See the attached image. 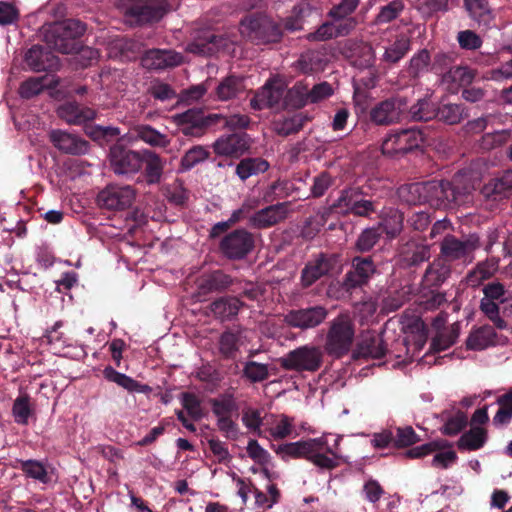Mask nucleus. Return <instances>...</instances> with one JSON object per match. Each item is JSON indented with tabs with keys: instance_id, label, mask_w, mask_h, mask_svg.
I'll return each instance as SVG.
<instances>
[{
	"instance_id": "45",
	"label": "nucleus",
	"mask_w": 512,
	"mask_h": 512,
	"mask_svg": "<svg viewBox=\"0 0 512 512\" xmlns=\"http://www.w3.org/2000/svg\"><path fill=\"white\" fill-rule=\"evenodd\" d=\"M145 170L144 175L148 184H157L160 182L163 174V162L159 155L150 151H143Z\"/></svg>"
},
{
	"instance_id": "17",
	"label": "nucleus",
	"mask_w": 512,
	"mask_h": 512,
	"mask_svg": "<svg viewBox=\"0 0 512 512\" xmlns=\"http://www.w3.org/2000/svg\"><path fill=\"white\" fill-rule=\"evenodd\" d=\"M135 199V191L131 186L108 185L97 196V203L108 210H125Z\"/></svg>"
},
{
	"instance_id": "22",
	"label": "nucleus",
	"mask_w": 512,
	"mask_h": 512,
	"mask_svg": "<svg viewBox=\"0 0 512 512\" xmlns=\"http://www.w3.org/2000/svg\"><path fill=\"white\" fill-rule=\"evenodd\" d=\"M182 62V54L172 49H149L141 57V65L148 70L173 68L181 65Z\"/></svg>"
},
{
	"instance_id": "21",
	"label": "nucleus",
	"mask_w": 512,
	"mask_h": 512,
	"mask_svg": "<svg viewBox=\"0 0 512 512\" xmlns=\"http://www.w3.org/2000/svg\"><path fill=\"white\" fill-rule=\"evenodd\" d=\"M289 202H281L269 205L251 214L248 218V226L262 230L277 225L286 219Z\"/></svg>"
},
{
	"instance_id": "49",
	"label": "nucleus",
	"mask_w": 512,
	"mask_h": 512,
	"mask_svg": "<svg viewBox=\"0 0 512 512\" xmlns=\"http://www.w3.org/2000/svg\"><path fill=\"white\" fill-rule=\"evenodd\" d=\"M405 3L403 0H392L379 8V12L374 19L376 25L389 24L396 20L404 11Z\"/></svg>"
},
{
	"instance_id": "36",
	"label": "nucleus",
	"mask_w": 512,
	"mask_h": 512,
	"mask_svg": "<svg viewBox=\"0 0 512 512\" xmlns=\"http://www.w3.org/2000/svg\"><path fill=\"white\" fill-rule=\"evenodd\" d=\"M269 167V162L262 157H246L236 165L235 173L242 181H245L252 176L265 173Z\"/></svg>"
},
{
	"instance_id": "9",
	"label": "nucleus",
	"mask_w": 512,
	"mask_h": 512,
	"mask_svg": "<svg viewBox=\"0 0 512 512\" xmlns=\"http://www.w3.org/2000/svg\"><path fill=\"white\" fill-rule=\"evenodd\" d=\"M425 129L407 128L389 133L382 142L381 151L391 157L404 155L421 148L427 141Z\"/></svg>"
},
{
	"instance_id": "18",
	"label": "nucleus",
	"mask_w": 512,
	"mask_h": 512,
	"mask_svg": "<svg viewBox=\"0 0 512 512\" xmlns=\"http://www.w3.org/2000/svg\"><path fill=\"white\" fill-rule=\"evenodd\" d=\"M360 0H341L328 11V17L337 26L341 34L348 36L358 25V19L354 16Z\"/></svg>"
},
{
	"instance_id": "51",
	"label": "nucleus",
	"mask_w": 512,
	"mask_h": 512,
	"mask_svg": "<svg viewBox=\"0 0 512 512\" xmlns=\"http://www.w3.org/2000/svg\"><path fill=\"white\" fill-rule=\"evenodd\" d=\"M476 76V70L468 66H453L450 67L444 74L445 81L457 83L459 86L470 85Z\"/></svg>"
},
{
	"instance_id": "28",
	"label": "nucleus",
	"mask_w": 512,
	"mask_h": 512,
	"mask_svg": "<svg viewBox=\"0 0 512 512\" xmlns=\"http://www.w3.org/2000/svg\"><path fill=\"white\" fill-rule=\"evenodd\" d=\"M387 346L380 334L368 332L363 335L362 339L353 352L354 359H381L386 355Z\"/></svg>"
},
{
	"instance_id": "11",
	"label": "nucleus",
	"mask_w": 512,
	"mask_h": 512,
	"mask_svg": "<svg viewBox=\"0 0 512 512\" xmlns=\"http://www.w3.org/2000/svg\"><path fill=\"white\" fill-rule=\"evenodd\" d=\"M362 187L350 186L342 189L337 198V206L341 207V215L369 218L377 212V202L367 199Z\"/></svg>"
},
{
	"instance_id": "3",
	"label": "nucleus",
	"mask_w": 512,
	"mask_h": 512,
	"mask_svg": "<svg viewBox=\"0 0 512 512\" xmlns=\"http://www.w3.org/2000/svg\"><path fill=\"white\" fill-rule=\"evenodd\" d=\"M243 38L255 45L278 43L283 37L282 27L264 12L248 13L239 22Z\"/></svg>"
},
{
	"instance_id": "54",
	"label": "nucleus",
	"mask_w": 512,
	"mask_h": 512,
	"mask_svg": "<svg viewBox=\"0 0 512 512\" xmlns=\"http://www.w3.org/2000/svg\"><path fill=\"white\" fill-rule=\"evenodd\" d=\"M210 405L213 414L217 419L221 417H229L232 412L237 410V404L232 394L225 393L219 398L210 399Z\"/></svg>"
},
{
	"instance_id": "52",
	"label": "nucleus",
	"mask_w": 512,
	"mask_h": 512,
	"mask_svg": "<svg viewBox=\"0 0 512 512\" xmlns=\"http://www.w3.org/2000/svg\"><path fill=\"white\" fill-rule=\"evenodd\" d=\"M210 156V152L202 145L191 147L181 158L180 170L189 171L197 164L204 162Z\"/></svg>"
},
{
	"instance_id": "35",
	"label": "nucleus",
	"mask_w": 512,
	"mask_h": 512,
	"mask_svg": "<svg viewBox=\"0 0 512 512\" xmlns=\"http://www.w3.org/2000/svg\"><path fill=\"white\" fill-rule=\"evenodd\" d=\"M469 117V109L464 104L444 103L437 104L436 119L447 125H456Z\"/></svg>"
},
{
	"instance_id": "4",
	"label": "nucleus",
	"mask_w": 512,
	"mask_h": 512,
	"mask_svg": "<svg viewBox=\"0 0 512 512\" xmlns=\"http://www.w3.org/2000/svg\"><path fill=\"white\" fill-rule=\"evenodd\" d=\"M355 338V324L349 313H340L328 322L324 350L335 358L341 359L349 353Z\"/></svg>"
},
{
	"instance_id": "37",
	"label": "nucleus",
	"mask_w": 512,
	"mask_h": 512,
	"mask_svg": "<svg viewBox=\"0 0 512 512\" xmlns=\"http://www.w3.org/2000/svg\"><path fill=\"white\" fill-rule=\"evenodd\" d=\"M409 117L412 121L427 122L436 119L437 116V103L430 97L425 96L417 100L408 109Z\"/></svg>"
},
{
	"instance_id": "30",
	"label": "nucleus",
	"mask_w": 512,
	"mask_h": 512,
	"mask_svg": "<svg viewBox=\"0 0 512 512\" xmlns=\"http://www.w3.org/2000/svg\"><path fill=\"white\" fill-rule=\"evenodd\" d=\"M242 330L229 328L221 333L217 341V349L223 360H235L242 346Z\"/></svg>"
},
{
	"instance_id": "13",
	"label": "nucleus",
	"mask_w": 512,
	"mask_h": 512,
	"mask_svg": "<svg viewBox=\"0 0 512 512\" xmlns=\"http://www.w3.org/2000/svg\"><path fill=\"white\" fill-rule=\"evenodd\" d=\"M407 109L406 97L392 96L376 103L369 110V120L377 126H389L400 122Z\"/></svg>"
},
{
	"instance_id": "43",
	"label": "nucleus",
	"mask_w": 512,
	"mask_h": 512,
	"mask_svg": "<svg viewBox=\"0 0 512 512\" xmlns=\"http://www.w3.org/2000/svg\"><path fill=\"white\" fill-rule=\"evenodd\" d=\"M307 117L303 114H295L292 117L279 119L273 122V131L281 137H287L298 133L303 129Z\"/></svg>"
},
{
	"instance_id": "33",
	"label": "nucleus",
	"mask_w": 512,
	"mask_h": 512,
	"mask_svg": "<svg viewBox=\"0 0 512 512\" xmlns=\"http://www.w3.org/2000/svg\"><path fill=\"white\" fill-rule=\"evenodd\" d=\"M451 273L452 265L438 256L427 267L423 283L429 288H438L449 279Z\"/></svg>"
},
{
	"instance_id": "15",
	"label": "nucleus",
	"mask_w": 512,
	"mask_h": 512,
	"mask_svg": "<svg viewBox=\"0 0 512 512\" xmlns=\"http://www.w3.org/2000/svg\"><path fill=\"white\" fill-rule=\"evenodd\" d=\"M328 310L321 305L292 309L284 315V322L300 330L313 329L325 321Z\"/></svg>"
},
{
	"instance_id": "7",
	"label": "nucleus",
	"mask_w": 512,
	"mask_h": 512,
	"mask_svg": "<svg viewBox=\"0 0 512 512\" xmlns=\"http://www.w3.org/2000/svg\"><path fill=\"white\" fill-rule=\"evenodd\" d=\"M86 24L77 19H67L51 28L45 35L49 47L63 54L78 50L76 40L84 35Z\"/></svg>"
},
{
	"instance_id": "29",
	"label": "nucleus",
	"mask_w": 512,
	"mask_h": 512,
	"mask_svg": "<svg viewBox=\"0 0 512 512\" xmlns=\"http://www.w3.org/2000/svg\"><path fill=\"white\" fill-rule=\"evenodd\" d=\"M27 65L34 71H53L59 66V59L40 45L32 46L25 55Z\"/></svg>"
},
{
	"instance_id": "16",
	"label": "nucleus",
	"mask_w": 512,
	"mask_h": 512,
	"mask_svg": "<svg viewBox=\"0 0 512 512\" xmlns=\"http://www.w3.org/2000/svg\"><path fill=\"white\" fill-rule=\"evenodd\" d=\"M376 272V264L371 255L355 256L351 261V269L345 274L344 288L349 291L367 284Z\"/></svg>"
},
{
	"instance_id": "38",
	"label": "nucleus",
	"mask_w": 512,
	"mask_h": 512,
	"mask_svg": "<svg viewBox=\"0 0 512 512\" xmlns=\"http://www.w3.org/2000/svg\"><path fill=\"white\" fill-rule=\"evenodd\" d=\"M244 90V79L236 75L225 77L216 87L215 96L220 101L237 97Z\"/></svg>"
},
{
	"instance_id": "5",
	"label": "nucleus",
	"mask_w": 512,
	"mask_h": 512,
	"mask_svg": "<svg viewBox=\"0 0 512 512\" xmlns=\"http://www.w3.org/2000/svg\"><path fill=\"white\" fill-rule=\"evenodd\" d=\"M481 247L478 234L470 233L457 237L446 234L439 244V257L450 265L468 266L475 260V252Z\"/></svg>"
},
{
	"instance_id": "63",
	"label": "nucleus",
	"mask_w": 512,
	"mask_h": 512,
	"mask_svg": "<svg viewBox=\"0 0 512 512\" xmlns=\"http://www.w3.org/2000/svg\"><path fill=\"white\" fill-rule=\"evenodd\" d=\"M404 216L398 211L392 212L377 227H381L382 234H386L388 238H396L403 229Z\"/></svg>"
},
{
	"instance_id": "39",
	"label": "nucleus",
	"mask_w": 512,
	"mask_h": 512,
	"mask_svg": "<svg viewBox=\"0 0 512 512\" xmlns=\"http://www.w3.org/2000/svg\"><path fill=\"white\" fill-rule=\"evenodd\" d=\"M310 83L305 80L297 81L285 94V103L300 109L309 105Z\"/></svg>"
},
{
	"instance_id": "47",
	"label": "nucleus",
	"mask_w": 512,
	"mask_h": 512,
	"mask_svg": "<svg viewBox=\"0 0 512 512\" xmlns=\"http://www.w3.org/2000/svg\"><path fill=\"white\" fill-rule=\"evenodd\" d=\"M352 64L360 69L372 68L375 63V51L371 44L359 42L352 50Z\"/></svg>"
},
{
	"instance_id": "26",
	"label": "nucleus",
	"mask_w": 512,
	"mask_h": 512,
	"mask_svg": "<svg viewBox=\"0 0 512 512\" xmlns=\"http://www.w3.org/2000/svg\"><path fill=\"white\" fill-rule=\"evenodd\" d=\"M250 147L248 135L246 133H233L228 136H222L213 144L214 152L220 156L239 157Z\"/></svg>"
},
{
	"instance_id": "56",
	"label": "nucleus",
	"mask_w": 512,
	"mask_h": 512,
	"mask_svg": "<svg viewBox=\"0 0 512 512\" xmlns=\"http://www.w3.org/2000/svg\"><path fill=\"white\" fill-rule=\"evenodd\" d=\"M415 8L423 18L429 19L437 13L447 12L449 0H416Z\"/></svg>"
},
{
	"instance_id": "61",
	"label": "nucleus",
	"mask_w": 512,
	"mask_h": 512,
	"mask_svg": "<svg viewBox=\"0 0 512 512\" xmlns=\"http://www.w3.org/2000/svg\"><path fill=\"white\" fill-rule=\"evenodd\" d=\"M48 86L47 76L31 77L20 85L19 94L22 98L30 99L40 94Z\"/></svg>"
},
{
	"instance_id": "62",
	"label": "nucleus",
	"mask_w": 512,
	"mask_h": 512,
	"mask_svg": "<svg viewBox=\"0 0 512 512\" xmlns=\"http://www.w3.org/2000/svg\"><path fill=\"white\" fill-rule=\"evenodd\" d=\"M181 404L193 420L198 421L204 417L202 401L196 394L183 392L181 394Z\"/></svg>"
},
{
	"instance_id": "60",
	"label": "nucleus",
	"mask_w": 512,
	"mask_h": 512,
	"mask_svg": "<svg viewBox=\"0 0 512 512\" xmlns=\"http://www.w3.org/2000/svg\"><path fill=\"white\" fill-rule=\"evenodd\" d=\"M12 413L16 423L21 425L28 424L29 417L32 414V407L28 394L20 395L15 399L12 407Z\"/></svg>"
},
{
	"instance_id": "32",
	"label": "nucleus",
	"mask_w": 512,
	"mask_h": 512,
	"mask_svg": "<svg viewBox=\"0 0 512 512\" xmlns=\"http://www.w3.org/2000/svg\"><path fill=\"white\" fill-rule=\"evenodd\" d=\"M58 116L69 124L80 125L95 118V110L77 102H66L58 108Z\"/></svg>"
},
{
	"instance_id": "19",
	"label": "nucleus",
	"mask_w": 512,
	"mask_h": 512,
	"mask_svg": "<svg viewBox=\"0 0 512 512\" xmlns=\"http://www.w3.org/2000/svg\"><path fill=\"white\" fill-rule=\"evenodd\" d=\"M481 194L490 203L491 209L512 197V170L508 169L486 183Z\"/></svg>"
},
{
	"instance_id": "31",
	"label": "nucleus",
	"mask_w": 512,
	"mask_h": 512,
	"mask_svg": "<svg viewBox=\"0 0 512 512\" xmlns=\"http://www.w3.org/2000/svg\"><path fill=\"white\" fill-rule=\"evenodd\" d=\"M234 283L233 278L222 270L206 273L198 280L200 294L206 295L212 292H222Z\"/></svg>"
},
{
	"instance_id": "50",
	"label": "nucleus",
	"mask_w": 512,
	"mask_h": 512,
	"mask_svg": "<svg viewBox=\"0 0 512 512\" xmlns=\"http://www.w3.org/2000/svg\"><path fill=\"white\" fill-rule=\"evenodd\" d=\"M136 136L153 147H167L170 139L149 125H139L135 128Z\"/></svg>"
},
{
	"instance_id": "2",
	"label": "nucleus",
	"mask_w": 512,
	"mask_h": 512,
	"mask_svg": "<svg viewBox=\"0 0 512 512\" xmlns=\"http://www.w3.org/2000/svg\"><path fill=\"white\" fill-rule=\"evenodd\" d=\"M340 440V437L337 438L335 444L329 446L327 438L321 436L272 447L283 461L303 458L320 469L333 470L339 466L338 446Z\"/></svg>"
},
{
	"instance_id": "58",
	"label": "nucleus",
	"mask_w": 512,
	"mask_h": 512,
	"mask_svg": "<svg viewBox=\"0 0 512 512\" xmlns=\"http://www.w3.org/2000/svg\"><path fill=\"white\" fill-rule=\"evenodd\" d=\"M511 135L508 129L485 133L480 140V147L487 151L501 147L509 142Z\"/></svg>"
},
{
	"instance_id": "14",
	"label": "nucleus",
	"mask_w": 512,
	"mask_h": 512,
	"mask_svg": "<svg viewBox=\"0 0 512 512\" xmlns=\"http://www.w3.org/2000/svg\"><path fill=\"white\" fill-rule=\"evenodd\" d=\"M109 159L112 170L118 175L135 174L144 165L143 152L131 150L121 144L110 148Z\"/></svg>"
},
{
	"instance_id": "20",
	"label": "nucleus",
	"mask_w": 512,
	"mask_h": 512,
	"mask_svg": "<svg viewBox=\"0 0 512 512\" xmlns=\"http://www.w3.org/2000/svg\"><path fill=\"white\" fill-rule=\"evenodd\" d=\"M229 40L222 34H216L212 30L197 32L193 40L188 44L187 50L194 54L213 55L221 49L228 47Z\"/></svg>"
},
{
	"instance_id": "24",
	"label": "nucleus",
	"mask_w": 512,
	"mask_h": 512,
	"mask_svg": "<svg viewBox=\"0 0 512 512\" xmlns=\"http://www.w3.org/2000/svg\"><path fill=\"white\" fill-rule=\"evenodd\" d=\"M283 98L285 99L284 85L279 81L269 80L255 93L250 100V106L254 110L274 108L280 105Z\"/></svg>"
},
{
	"instance_id": "42",
	"label": "nucleus",
	"mask_w": 512,
	"mask_h": 512,
	"mask_svg": "<svg viewBox=\"0 0 512 512\" xmlns=\"http://www.w3.org/2000/svg\"><path fill=\"white\" fill-rule=\"evenodd\" d=\"M487 440V431L482 427H472L457 441L459 450L475 451L482 448Z\"/></svg>"
},
{
	"instance_id": "59",
	"label": "nucleus",
	"mask_w": 512,
	"mask_h": 512,
	"mask_svg": "<svg viewBox=\"0 0 512 512\" xmlns=\"http://www.w3.org/2000/svg\"><path fill=\"white\" fill-rule=\"evenodd\" d=\"M103 374L108 381L116 383L129 392L140 391L141 385L136 380L116 371L111 366L106 367Z\"/></svg>"
},
{
	"instance_id": "23",
	"label": "nucleus",
	"mask_w": 512,
	"mask_h": 512,
	"mask_svg": "<svg viewBox=\"0 0 512 512\" xmlns=\"http://www.w3.org/2000/svg\"><path fill=\"white\" fill-rule=\"evenodd\" d=\"M166 6L165 0H139L129 7L128 14L139 24L157 22L166 14Z\"/></svg>"
},
{
	"instance_id": "55",
	"label": "nucleus",
	"mask_w": 512,
	"mask_h": 512,
	"mask_svg": "<svg viewBox=\"0 0 512 512\" xmlns=\"http://www.w3.org/2000/svg\"><path fill=\"white\" fill-rule=\"evenodd\" d=\"M382 236L381 227H370L364 229L358 236L355 249L361 253L369 252L378 243Z\"/></svg>"
},
{
	"instance_id": "64",
	"label": "nucleus",
	"mask_w": 512,
	"mask_h": 512,
	"mask_svg": "<svg viewBox=\"0 0 512 512\" xmlns=\"http://www.w3.org/2000/svg\"><path fill=\"white\" fill-rule=\"evenodd\" d=\"M499 302L482 298L480 301V311L497 327L498 329H506L507 324L499 315Z\"/></svg>"
},
{
	"instance_id": "8",
	"label": "nucleus",
	"mask_w": 512,
	"mask_h": 512,
	"mask_svg": "<svg viewBox=\"0 0 512 512\" xmlns=\"http://www.w3.org/2000/svg\"><path fill=\"white\" fill-rule=\"evenodd\" d=\"M221 114H206L203 109L190 108L172 116V122L187 137L200 138L214 126H218Z\"/></svg>"
},
{
	"instance_id": "40",
	"label": "nucleus",
	"mask_w": 512,
	"mask_h": 512,
	"mask_svg": "<svg viewBox=\"0 0 512 512\" xmlns=\"http://www.w3.org/2000/svg\"><path fill=\"white\" fill-rule=\"evenodd\" d=\"M243 305L238 297H220L210 305L211 312L222 320L236 316Z\"/></svg>"
},
{
	"instance_id": "41",
	"label": "nucleus",
	"mask_w": 512,
	"mask_h": 512,
	"mask_svg": "<svg viewBox=\"0 0 512 512\" xmlns=\"http://www.w3.org/2000/svg\"><path fill=\"white\" fill-rule=\"evenodd\" d=\"M411 49V40L405 34H400L395 41L385 49L382 61L388 64H396L403 59Z\"/></svg>"
},
{
	"instance_id": "27",
	"label": "nucleus",
	"mask_w": 512,
	"mask_h": 512,
	"mask_svg": "<svg viewBox=\"0 0 512 512\" xmlns=\"http://www.w3.org/2000/svg\"><path fill=\"white\" fill-rule=\"evenodd\" d=\"M500 259L495 256L487 257L479 261L465 276L464 282L467 287L476 289L487 280L494 277L499 269Z\"/></svg>"
},
{
	"instance_id": "1",
	"label": "nucleus",
	"mask_w": 512,
	"mask_h": 512,
	"mask_svg": "<svg viewBox=\"0 0 512 512\" xmlns=\"http://www.w3.org/2000/svg\"><path fill=\"white\" fill-rule=\"evenodd\" d=\"M459 182L458 177L452 181L415 182L402 187L400 196L410 205L429 204L436 209H453L464 204L469 196V186Z\"/></svg>"
},
{
	"instance_id": "57",
	"label": "nucleus",
	"mask_w": 512,
	"mask_h": 512,
	"mask_svg": "<svg viewBox=\"0 0 512 512\" xmlns=\"http://www.w3.org/2000/svg\"><path fill=\"white\" fill-rule=\"evenodd\" d=\"M242 376L251 383H259L269 378V366L256 361H247L242 370Z\"/></svg>"
},
{
	"instance_id": "10",
	"label": "nucleus",
	"mask_w": 512,
	"mask_h": 512,
	"mask_svg": "<svg viewBox=\"0 0 512 512\" xmlns=\"http://www.w3.org/2000/svg\"><path fill=\"white\" fill-rule=\"evenodd\" d=\"M340 264V255L336 253L320 252L308 260L301 270L300 285L307 289L318 280L333 276Z\"/></svg>"
},
{
	"instance_id": "53",
	"label": "nucleus",
	"mask_w": 512,
	"mask_h": 512,
	"mask_svg": "<svg viewBox=\"0 0 512 512\" xmlns=\"http://www.w3.org/2000/svg\"><path fill=\"white\" fill-rule=\"evenodd\" d=\"M17 461L20 465L19 468L27 477L38 480L43 484L49 482L46 467L42 462L33 459Z\"/></svg>"
},
{
	"instance_id": "6",
	"label": "nucleus",
	"mask_w": 512,
	"mask_h": 512,
	"mask_svg": "<svg viewBox=\"0 0 512 512\" xmlns=\"http://www.w3.org/2000/svg\"><path fill=\"white\" fill-rule=\"evenodd\" d=\"M325 353L321 346L306 344L279 358V364L287 371L314 373L322 367Z\"/></svg>"
},
{
	"instance_id": "25",
	"label": "nucleus",
	"mask_w": 512,
	"mask_h": 512,
	"mask_svg": "<svg viewBox=\"0 0 512 512\" xmlns=\"http://www.w3.org/2000/svg\"><path fill=\"white\" fill-rule=\"evenodd\" d=\"M52 144L61 152L71 155H84L89 150V142L62 130L49 133Z\"/></svg>"
},
{
	"instance_id": "46",
	"label": "nucleus",
	"mask_w": 512,
	"mask_h": 512,
	"mask_svg": "<svg viewBox=\"0 0 512 512\" xmlns=\"http://www.w3.org/2000/svg\"><path fill=\"white\" fill-rule=\"evenodd\" d=\"M496 332L492 326L485 325L474 332H472L467 341L466 345L471 350H483L488 346L494 344Z\"/></svg>"
},
{
	"instance_id": "34",
	"label": "nucleus",
	"mask_w": 512,
	"mask_h": 512,
	"mask_svg": "<svg viewBox=\"0 0 512 512\" xmlns=\"http://www.w3.org/2000/svg\"><path fill=\"white\" fill-rule=\"evenodd\" d=\"M401 260L408 267H414L430 258V247L427 244L410 240L400 249Z\"/></svg>"
},
{
	"instance_id": "44",
	"label": "nucleus",
	"mask_w": 512,
	"mask_h": 512,
	"mask_svg": "<svg viewBox=\"0 0 512 512\" xmlns=\"http://www.w3.org/2000/svg\"><path fill=\"white\" fill-rule=\"evenodd\" d=\"M464 7L469 16L479 25L488 26L493 20V14L487 0H464Z\"/></svg>"
},
{
	"instance_id": "48",
	"label": "nucleus",
	"mask_w": 512,
	"mask_h": 512,
	"mask_svg": "<svg viewBox=\"0 0 512 512\" xmlns=\"http://www.w3.org/2000/svg\"><path fill=\"white\" fill-rule=\"evenodd\" d=\"M496 403L499 409L493 417V425L496 427L506 426L512 420V389L500 395Z\"/></svg>"
},
{
	"instance_id": "12",
	"label": "nucleus",
	"mask_w": 512,
	"mask_h": 512,
	"mask_svg": "<svg viewBox=\"0 0 512 512\" xmlns=\"http://www.w3.org/2000/svg\"><path fill=\"white\" fill-rule=\"evenodd\" d=\"M255 247L254 235L244 228L228 232L219 242L221 254L233 261L243 260Z\"/></svg>"
}]
</instances>
